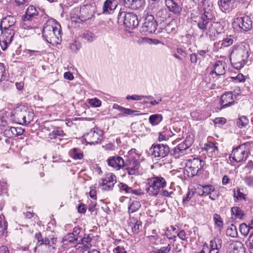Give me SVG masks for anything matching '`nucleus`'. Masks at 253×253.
<instances>
[{"label": "nucleus", "instance_id": "nucleus-17", "mask_svg": "<svg viewBox=\"0 0 253 253\" xmlns=\"http://www.w3.org/2000/svg\"><path fill=\"white\" fill-rule=\"evenodd\" d=\"M15 19L13 17L8 16L3 18L0 22V29L15 30Z\"/></svg>", "mask_w": 253, "mask_h": 253}, {"label": "nucleus", "instance_id": "nucleus-43", "mask_svg": "<svg viewBox=\"0 0 253 253\" xmlns=\"http://www.w3.org/2000/svg\"><path fill=\"white\" fill-rule=\"evenodd\" d=\"M240 231L241 233L244 236H246L248 235L251 230L250 226H248L246 224L243 223L240 225Z\"/></svg>", "mask_w": 253, "mask_h": 253}, {"label": "nucleus", "instance_id": "nucleus-64", "mask_svg": "<svg viewBox=\"0 0 253 253\" xmlns=\"http://www.w3.org/2000/svg\"><path fill=\"white\" fill-rule=\"evenodd\" d=\"M114 253H127L123 247L118 246L114 250Z\"/></svg>", "mask_w": 253, "mask_h": 253}, {"label": "nucleus", "instance_id": "nucleus-46", "mask_svg": "<svg viewBox=\"0 0 253 253\" xmlns=\"http://www.w3.org/2000/svg\"><path fill=\"white\" fill-rule=\"evenodd\" d=\"M234 197L237 200H241L246 198L245 195L241 192L239 188H237L236 190H234Z\"/></svg>", "mask_w": 253, "mask_h": 253}, {"label": "nucleus", "instance_id": "nucleus-58", "mask_svg": "<svg viewBox=\"0 0 253 253\" xmlns=\"http://www.w3.org/2000/svg\"><path fill=\"white\" fill-rule=\"evenodd\" d=\"M6 76L5 70L4 66L0 63V82L5 80Z\"/></svg>", "mask_w": 253, "mask_h": 253}, {"label": "nucleus", "instance_id": "nucleus-9", "mask_svg": "<svg viewBox=\"0 0 253 253\" xmlns=\"http://www.w3.org/2000/svg\"><path fill=\"white\" fill-rule=\"evenodd\" d=\"M140 164L139 161L133 157L127 158L125 161L124 168L129 175H138L139 174Z\"/></svg>", "mask_w": 253, "mask_h": 253}, {"label": "nucleus", "instance_id": "nucleus-60", "mask_svg": "<svg viewBox=\"0 0 253 253\" xmlns=\"http://www.w3.org/2000/svg\"><path fill=\"white\" fill-rule=\"evenodd\" d=\"M219 196V192L218 190H216L215 188L214 187L213 191L211 193L209 198L214 201Z\"/></svg>", "mask_w": 253, "mask_h": 253}, {"label": "nucleus", "instance_id": "nucleus-24", "mask_svg": "<svg viewBox=\"0 0 253 253\" xmlns=\"http://www.w3.org/2000/svg\"><path fill=\"white\" fill-rule=\"evenodd\" d=\"M232 253H246L245 248L241 242H234L229 245Z\"/></svg>", "mask_w": 253, "mask_h": 253}, {"label": "nucleus", "instance_id": "nucleus-5", "mask_svg": "<svg viewBox=\"0 0 253 253\" xmlns=\"http://www.w3.org/2000/svg\"><path fill=\"white\" fill-rule=\"evenodd\" d=\"M12 114L14 117V121L21 125L27 124V123H29L33 117L30 112L23 106L17 107Z\"/></svg>", "mask_w": 253, "mask_h": 253}, {"label": "nucleus", "instance_id": "nucleus-57", "mask_svg": "<svg viewBox=\"0 0 253 253\" xmlns=\"http://www.w3.org/2000/svg\"><path fill=\"white\" fill-rule=\"evenodd\" d=\"M118 187L121 191H124L126 193H128L130 190V187H128L127 185L124 183H120Z\"/></svg>", "mask_w": 253, "mask_h": 253}, {"label": "nucleus", "instance_id": "nucleus-29", "mask_svg": "<svg viewBox=\"0 0 253 253\" xmlns=\"http://www.w3.org/2000/svg\"><path fill=\"white\" fill-rule=\"evenodd\" d=\"M35 238L38 241L37 246L45 245L46 246L49 244L50 241L48 238L43 237L41 232L36 233L35 234Z\"/></svg>", "mask_w": 253, "mask_h": 253}, {"label": "nucleus", "instance_id": "nucleus-48", "mask_svg": "<svg viewBox=\"0 0 253 253\" xmlns=\"http://www.w3.org/2000/svg\"><path fill=\"white\" fill-rule=\"evenodd\" d=\"M207 150L210 152L212 153V155H216L217 154L218 147L215 146L213 143L208 144L207 145Z\"/></svg>", "mask_w": 253, "mask_h": 253}, {"label": "nucleus", "instance_id": "nucleus-16", "mask_svg": "<svg viewBox=\"0 0 253 253\" xmlns=\"http://www.w3.org/2000/svg\"><path fill=\"white\" fill-rule=\"evenodd\" d=\"M118 2L116 0H106L102 6V13L110 14L114 12L118 6Z\"/></svg>", "mask_w": 253, "mask_h": 253}, {"label": "nucleus", "instance_id": "nucleus-23", "mask_svg": "<svg viewBox=\"0 0 253 253\" xmlns=\"http://www.w3.org/2000/svg\"><path fill=\"white\" fill-rule=\"evenodd\" d=\"M38 11L33 5L29 6L26 10L25 15L22 16V20L24 21L31 20L32 18L38 15Z\"/></svg>", "mask_w": 253, "mask_h": 253}, {"label": "nucleus", "instance_id": "nucleus-49", "mask_svg": "<svg viewBox=\"0 0 253 253\" xmlns=\"http://www.w3.org/2000/svg\"><path fill=\"white\" fill-rule=\"evenodd\" d=\"M233 42V37L231 35L227 36V37L222 41V45L224 46H228L231 45Z\"/></svg>", "mask_w": 253, "mask_h": 253}, {"label": "nucleus", "instance_id": "nucleus-18", "mask_svg": "<svg viewBox=\"0 0 253 253\" xmlns=\"http://www.w3.org/2000/svg\"><path fill=\"white\" fill-rule=\"evenodd\" d=\"M101 134H99L94 130H91L86 134V135L85 136V140L88 143L91 144L97 143L99 141L101 140Z\"/></svg>", "mask_w": 253, "mask_h": 253}, {"label": "nucleus", "instance_id": "nucleus-6", "mask_svg": "<svg viewBox=\"0 0 253 253\" xmlns=\"http://www.w3.org/2000/svg\"><path fill=\"white\" fill-rule=\"evenodd\" d=\"M205 164V162L198 158L189 160L186 165L188 176L193 177L196 175L203 169Z\"/></svg>", "mask_w": 253, "mask_h": 253}, {"label": "nucleus", "instance_id": "nucleus-33", "mask_svg": "<svg viewBox=\"0 0 253 253\" xmlns=\"http://www.w3.org/2000/svg\"><path fill=\"white\" fill-rule=\"evenodd\" d=\"M223 25L219 22H214L211 23V34H213L215 35V34H221L223 32Z\"/></svg>", "mask_w": 253, "mask_h": 253}, {"label": "nucleus", "instance_id": "nucleus-54", "mask_svg": "<svg viewBox=\"0 0 253 253\" xmlns=\"http://www.w3.org/2000/svg\"><path fill=\"white\" fill-rule=\"evenodd\" d=\"M194 194L195 192L192 190H189L186 195L183 198V203H185L186 202L189 201V200L194 196Z\"/></svg>", "mask_w": 253, "mask_h": 253}, {"label": "nucleus", "instance_id": "nucleus-8", "mask_svg": "<svg viewBox=\"0 0 253 253\" xmlns=\"http://www.w3.org/2000/svg\"><path fill=\"white\" fill-rule=\"evenodd\" d=\"M149 152L151 155L155 157L163 158L169 154L170 151L169 146L166 144L154 143L149 149Z\"/></svg>", "mask_w": 253, "mask_h": 253}, {"label": "nucleus", "instance_id": "nucleus-34", "mask_svg": "<svg viewBox=\"0 0 253 253\" xmlns=\"http://www.w3.org/2000/svg\"><path fill=\"white\" fill-rule=\"evenodd\" d=\"M82 38L89 42H91L95 40L96 37L91 32L87 30H84L82 34Z\"/></svg>", "mask_w": 253, "mask_h": 253}, {"label": "nucleus", "instance_id": "nucleus-31", "mask_svg": "<svg viewBox=\"0 0 253 253\" xmlns=\"http://www.w3.org/2000/svg\"><path fill=\"white\" fill-rule=\"evenodd\" d=\"M77 237H75L71 233L65 236L63 239V242L64 245H69L70 244H80V240H78Z\"/></svg>", "mask_w": 253, "mask_h": 253}, {"label": "nucleus", "instance_id": "nucleus-38", "mask_svg": "<svg viewBox=\"0 0 253 253\" xmlns=\"http://www.w3.org/2000/svg\"><path fill=\"white\" fill-rule=\"evenodd\" d=\"M201 16L212 22V20L213 19L214 17V12L213 10H211L210 8H205L204 13L203 14L201 15Z\"/></svg>", "mask_w": 253, "mask_h": 253}, {"label": "nucleus", "instance_id": "nucleus-20", "mask_svg": "<svg viewBox=\"0 0 253 253\" xmlns=\"http://www.w3.org/2000/svg\"><path fill=\"white\" fill-rule=\"evenodd\" d=\"M128 226L131 229L132 232L135 234H138L142 230V222L136 218H132L128 221Z\"/></svg>", "mask_w": 253, "mask_h": 253}, {"label": "nucleus", "instance_id": "nucleus-26", "mask_svg": "<svg viewBox=\"0 0 253 253\" xmlns=\"http://www.w3.org/2000/svg\"><path fill=\"white\" fill-rule=\"evenodd\" d=\"M232 218L241 219L244 217L245 213L242 209L238 207H233L231 209Z\"/></svg>", "mask_w": 253, "mask_h": 253}, {"label": "nucleus", "instance_id": "nucleus-4", "mask_svg": "<svg viewBox=\"0 0 253 253\" xmlns=\"http://www.w3.org/2000/svg\"><path fill=\"white\" fill-rule=\"evenodd\" d=\"M118 22L120 24H123L128 29H133L138 25L137 16L133 13L119 12L118 15Z\"/></svg>", "mask_w": 253, "mask_h": 253}, {"label": "nucleus", "instance_id": "nucleus-22", "mask_svg": "<svg viewBox=\"0 0 253 253\" xmlns=\"http://www.w3.org/2000/svg\"><path fill=\"white\" fill-rule=\"evenodd\" d=\"M225 73L224 64L221 61H217L214 65V70L210 74L214 75L215 77L223 75Z\"/></svg>", "mask_w": 253, "mask_h": 253}, {"label": "nucleus", "instance_id": "nucleus-11", "mask_svg": "<svg viewBox=\"0 0 253 253\" xmlns=\"http://www.w3.org/2000/svg\"><path fill=\"white\" fill-rule=\"evenodd\" d=\"M233 24L234 26H238L243 31H248L252 29L253 23L251 17L245 16L236 18Z\"/></svg>", "mask_w": 253, "mask_h": 253}, {"label": "nucleus", "instance_id": "nucleus-12", "mask_svg": "<svg viewBox=\"0 0 253 253\" xmlns=\"http://www.w3.org/2000/svg\"><path fill=\"white\" fill-rule=\"evenodd\" d=\"M107 165L117 170L124 168L125 160L119 156H114L110 157L106 160Z\"/></svg>", "mask_w": 253, "mask_h": 253}, {"label": "nucleus", "instance_id": "nucleus-2", "mask_svg": "<svg viewBox=\"0 0 253 253\" xmlns=\"http://www.w3.org/2000/svg\"><path fill=\"white\" fill-rule=\"evenodd\" d=\"M249 56L248 49L245 45H240L233 48L230 53V60L233 66L239 70L243 67Z\"/></svg>", "mask_w": 253, "mask_h": 253}, {"label": "nucleus", "instance_id": "nucleus-28", "mask_svg": "<svg viewBox=\"0 0 253 253\" xmlns=\"http://www.w3.org/2000/svg\"><path fill=\"white\" fill-rule=\"evenodd\" d=\"M169 16V14L166 8H162L156 13V18L160 22H165Z\"/></svg>", "mask_w": 253, "mask_h": 253}, {"label": "nucleus", "instance_id": "nucleus-44", "mask_svg": "<svg viewBox=\"0 0 253 253\" xmlns=\"http://www.w3.org/2000/svg\"><path fill=\"white\" fill-rule=\"evenodd\" d=\"M26 52L28 54L29 57H31V60L35 59V57L38 56H41V52L38 50L27 49Z\"/></svg>", "mask_w": 253, "mask_h": 253}, {"label": "nucleus", "instance_id": "nucleus-62", "mask_svg": "<svg viewBox=\"0 0 253 253\" xmlns=\"http://www.w3.org/2000/svg\"><path fill=\"white\" fill-rule=\"evenodd\" d=\"M99 183L101 185V186L102 187V189L103 190H105V191H109V190H112L114 187V186L112 185H109V184H104V183H101L100 182H99Z\"/></svg>", "mask_w": 253, "mask_h": 253}, {"label": "nucleus", "instance_id": "nucleus-25", "mask_svg": "<svg viewBox=\"0 0 253 253\" xmlns=\"http://www.w3.org/2000/svg\"><path fill=\"white\" fill-rule=\"evenodd\" d=\"M245 151L241 150L240 147L234 149L232 152L230 158L237 162H240L244 160Z\"/></svg>", "mask_w": 253, "mask_h": 253}, {"label": "nucleus", "instance_id": "nucleus-53", "mask_svg": "<svg viewBox=\"0 0 253 253\" xmlns=\"http://www.w3.org/2000/svg\"><path fill=\"white\" fill-rule=\"evenodd\" d=\"M89 248L88 246H84L80 244L77 248L76 253H88L89 252L88 251Z\"/></svg>", "mask_w": 253, "mask_h": 253}, {"label": "nucleus", "instance_id": "nucleus-32", "mask_svg": "<svg viewBox=\"0 0 253 253\" xmlns=\"http://www.w3.org/2000/svg\"><path fill=\"white\" fill-rule=\"evenodd\" d=\"M163 119V117L161 114H156L149 117V121L152 126H157L162 121Z\"/></svg>", "mask_w": 253, "mask_h": 253}, {"label": "nucleus", "instance_id": "nucleus-56", "mask_svg": "<svg viewBox=\"0 0 253 253\" xmlns=\"http://www.w3.org/2000/svg\"><path fill=\"white\" fill-rule=\"evenodd\" d=\"M231 79L233 81L236 83L244 82L245 81V78L242 74H239L235 77H232Z\"/></svg>", "mask_w": 253, "mask_h": 253}, {"label": "nucleus", "instance_id": "nucleus-47", "mask_svg": "<svg viewBox=\"0 0 253 253\" xmlns=\"http://www.w3.org/2000/svg\"><path fill=\"white\" fill-rule=\"evenodd\" d=\"M173 249V253H182L184 248V245H183V243L180 242L179 243H175Z\"/></svg>", "mask_w": 253, "mask_h": 253}, {"label": "nucleus", "instance_id": "nucleus-50", "mask_svg": "<svg viewBox=\"0 0 253 253\" xmlns=\"http://www.w3.org/2000/svg\"><path fill=\"white\" fill-rule=\"evenodd\" d=\"M171 248L169 244L167 246L163 247L159 250H156L151 252V253H168L170 251Z\"/></svg>", "mask_w": 253, "mask_h": 253}, {"label": "nucleus", "instance_id": "nucleus-19", "mask_svg": "<svg viewBox=\"0 0 253 253\" xmlns=\"http://www.w3.org/2000/svg\"><path fill=\"white\" fill-rule=\"evenodd\" d=\"M236 0H220L218 3L220 9L223 12H229L234 7Z\"/></svg>", "mask_w": 253, "mask_h": 253}, {"label": "nucleus", "instance_id": "nucleus-37", "mask_svg": "<svg viewBox=\"0 0 253 253\" xmlns=\"http://www.w3.org/2000/svg\"><path fill=\"white\" fill-rule=\"evenodd\" d=\"M226 235L231 237H236L238 235L236 226L233 224H231L226 230Z\"/></svg>", "mask_w": 253, "mask_h": 253}, {"label": "nucleus", "instance_id": "nucleus-45", "mask_svg": "<svg viewBox=\"0 0 253 253\" xmlns=\"http://www.w3.org/2000/svg\"><path fill=\"white\" fill-rule=\"evenodd\" d=\"M80 239L81 242V245L88 246V248H90L91 247L90 242L92 240V239L89 237V235H87L86 237L82 238V237Z\"/></svg>", "mask_w": 253, "mask_h": 253}, {"label": "nucleus", "instance_id": "nucleus-7", "mask_svg": "<svg viewBox=\"0 0 253 253\" xmlns=\"http://www.w3.org/2000/svg\"><path fill=\"white\" fill-rule=\"evenodd\" d=\"M158 22L152 14L147 13L145 16L144 22L141 28V32L147 35L155 32L157 29Z\"/></svg>", "mask_w": 253, "mask_h": 253}, {"label": "nucleus", "instance_id": "nucleus-59", "mask_svg": "<svg viewBox=\"0 0 253 253\" xmlns=\"http://www.w3.org/2000/svg\"><path fill=\"white\" fill-rule=\"evenodd\" d=\"M177 236L182 240L186 241L187 239V235L184 230H181L179 231L176 232Z\"/></svg>", "mask_w": 253, "mask_h": 253}, {"label": "nucleus", "instance_id": "nucleus-55", "mask_svg": "<svg viewBox=\"0 0 253 253\" xmlns=\"http://www.w3.org/2000/svg\"><path fill=\"white\" fill-rule=\"evenodd\" d=\"M81 231V228L78 226H77L74 228L73 232L71 233V234L73 236H75V237H77V238L78 240H81L80 238L82 237V236L80 235Z\"/></svg>", "mask_w": 253, "mask_h": 253}, {"label": "nucleus", "instance_id": "nucleus-41", "mask_svg": "<svg viewBox=\"0 0 253 253\" xmlns=\"http://www.w3.org/2000/svg\"><path fill=\"white\" fill-rule=\"evenodd\" d=\"M7 228V222L4 219H2L0 215V237H1L6 232Z\"/></svg>", "mask_w": 253, "mask_h": 253}, {"label": "nucleus", "instance_id": "nucleus-21", "mask_svg": "<svg viewBox=\"0 0 253 253\" xmlns=\"http://www.w3.org/2000/svg\"><path fill=\"white\" fill-rule=\"evenodd\" d=\"M24 129L21 127H8L4 131V135L11 138L13 136L21 135L23 133Z\"/></svg>", "mask_w": 253, "mask_h": 253}, {"label": "nucleus", "instance_id": "nucleus-39", "mask_svg": "<svg viewBox=\"0 0 253 253\" xmlns=\"http://www.w3.org/2000/svg\"><path fill=\"white\" fill-rule=\"evenodd\" d=\"M213 219L214 220L215 225L219 230H221L223 228V222L220 215L216 213L214 214L213 215Z\"/></svg>", "mask_w": 253, "mask_h": 253}, {"label": "nucleus", "instance_id": "nucleus-27", "mask_svg": "<svg viewBox=\"0 0 253 253\" xmlns=\"http://www.w3.org/2000/svg\"><path fill=\"white\" fill-rule=\"evenodd\" d=\"M193 141V137L189 135L186 136L182 143L179 144L177 146L185 152V151L192 145Z\"/></svg>", "mask_w": 253, "mask_h": 253}, {"label": "nucleus", "instance_id": "nucleus-3", "mask_svg": "<svg viewBox=\"0 0 253 253\" xmlns=\"http://www.w3.org/2000/svg\"><path fill=\"white\" fill-rule=\"evenodd\" d=\"M147 184L148 187L147 190L149 195L156 196L159 193L160 189L166 186L167 182L161 176H154L147 179Z\"/></svg>", "mask_w": 253, "mask_h": 253}, {"label": "nucleus", "instance_id": "nucleus-36", "mask_svg": "<svg viewBox=\"0 0 253 253\" xmlns=\"http://www.w3.org/2000/svg\"><path fill=\"white\" fill-rule=\"evenodd\" d=\"M249 120L245 116H242L237 120V126L240 128L246 127L249 124Z\"/></svg>", "mask_w": 253, "mask_h": 253}, {"label": "nucleus", "instance_id": "nucleus-30", "mask_svg": "<svg viewBox=\"0 0 253 253\" xmlns=\"http://www.w3.org/2000/svg\"><path fill=\"white\" fill-rule=\"evenodd\" d=\"M214 186L212 185H206L202 186V189H199L198 194L202 196H206L210 195L214 190Z\"/></svg>", "mask_w": 253, "mask_h": 253}, {"label": "nucleus", "instance_id": "nucleus-35", "mask_svg": "<svg viewBox=\"0 0 253 253\" xmlns=\"http://www.w3.org/2000/svg\"><path fill=\"white\" fill-rule=\"evenodd\" d=\"M222 240L218 238H215L214 240L210 241V250H220L222 247Z\"/></svg>", "mask_w": 253, "mask_h": 253}, {"label": "nucleus", "instance_id": "nucleus-61", "mask_svg": "<svg viewBox=\"0 0 253 253\" xmlns=\"http://www.w3.org/2000/svg\"><path fill=\"white\" fill-rule=\"evenodd\" d=\"M109 182L111 183V185L112 184V185L114 186L115 183H116L117 179H116V176L114 174L111 173L108 176L106 177Z\"/></svg>", "mask_w": 253, "mask_h": 253}, {"label": "nucleus", "instance_id": "nucleus-10", "mask_svg": "<svg viewBox=\"0 0 253 253\" xmlns=\"http://www.w3.org/2000/svg\"><path fill=\"white\" fill-rule=\"evenodd\" d=\"M0 45L3 50H6L10 44L15 34V30H4L0 29Z\"/></svg>", "mask_w": 253, "mask_h": 253}, {"label": "nucleus", "instance_id": "nucleus-63", "mask_svg": "<svg viewBox=\"0 0 253 253\" xmlns=\"http://www.w3.org/2000/svg\"><path fill=\"white\" fill-rule=\"evenodd\" d=\"M245 182L249 186H253V177L249 176L244 178Z\"/></svg>", "mask_w": 253, "mask_h": 253}, {"label": "nucleus", "instance_id": "nucleus-15", "mask_svg": "<svg viewBox=\"0 0 253 253\" xmlns=\"http://www.w3.org/2000/svg\"><path fill=\"white\" fill-rule=\"evenodd\" d=\"M195 22H197V21H195ZM211 23L212 22L201 16L197 21V26L202 32L211 34Z\"/></svg>", "mask_w": 253, "mask_h": 253}, {"label": "nucleus", "instance_id": "nucleus-42", "mask_svg": "<svg viewBox=\"0 0 253 253\" xmlns=\"http://www.w3.org/2000/svg\"><path fill=\"white\" fill-rule=\"evenodd\" d=\"M141 205L139 202L137 201H134L132 202L131 204L129 205L128 207V211L129 212H134L137 211L140 208Z\"/></svg>", "mask_w": 253, "mask_h": 253}, {"label": "nucleus", "instance_id": "nucleus-40", "mask_svg": "<svg viewBox=\"0 0 253 253\" xmlns=\"http://www.w3.org/2000/svg\"><path fill=\"white\" fill-rule=\"evenodd\" d=\"M170 151V156H174L175 158H178L180 156H183L185 153V152L183 150H182L178 146Z\"/></svg>", "mask_w": 253, "mask_h": 253}, {"label": "nucleus", "instance_id": "nucleus-14", "mask_svg": "<svg viewBox=\"0 0 253 253\" xmlns=\"http://www.w3.org/2000/svg\"><path fill=\"white\" fill-rule=\"evenodd\" d=\"M220 109L227 108L235 103V101L233 98V94L231 92H226L223 94L220 98Z\"/></svg>", "mask_w": 253, "mask_h": 253}, {"label": "nucleus", "instance_id": "nucleus-52", "mask_svg": "<svg viewBox=\"0 0 253 253\" xmlns=\"http://www.w3.org/2000/svg\"><path fill=\"white\" fill-rule=\"evenodd\" d=\"M71 155L74 159L81 160L83 158V154L82 153H79L78 152V150L76 148H74Z\"/></svg>", "mask_w": 253, "mask_h": 253}, {"label": "nucleus", "instance_id": "nucleus-1", "mask_svg": "<svg viewBox=\"0 0 253 253\" xmlns=\"http://www.w3.org/2000/svg\"><path fill=\"white\" fill-rule=\"evenodd\" d=\"M42 36L49 43L54 44L61 41L62 30L60 24L53 18L48 19L44 24Z\"/></svg>", "mask_w": 253, "mask_h": 253}, {"label": "nucleus", "instance_id": "nucleus-13", "mask_svg": "<svg viewBox=\"0 0 253 253\" xmlns=\"http://www.w3.org/2000/svg\"><path fill=\"white\" fill-rule=\"evenodd\" d=\"M166 5L169 11L179 15L182 11V6L179 0H165Z\"/></svg>", "mask_w": 253, "mask_h": 253}, {"label": "nucleus", "instance_id": "nucleus-51", "mask_svg": "<svg viewBox=\"0 0 253 253\" xmlns=\"http://www.w3.org/2000/svg\"><path fill=\"white\" fill-rule=\"evenodd\" d=\"M88 103L91 106L94 107H98L101 105V101L96 98L90 99Z\"/></svg>", "mask_w": 253, "mask_h": 253}]
</instances>
